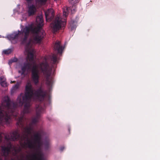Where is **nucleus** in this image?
I'll return each instance as SVG.
<instances>
[{
	"instance_id": "nucleus-14",
	"label": "nucleus",
	"mask_w": 160,
	"mask_h": 160,
	"mask_svg": "<svg viewBox=\"0 0 160 160\" xmlns=\"http://www.w3.org/2000/svg\"><path fill=\"white\" fill-rule=\"evenodd\" d=\"M19 87V85L18 84H17L15 85L12 88V92H13L15 91Z\"/></svg>"
},
{
	"instance_id": "nucleus-1",
	"label": "nucleus",
	"mask_w": 160,
	"mask_h": 160,
	"mask_svg": "<svg viewBox=\"0 0 160 160\" xmlns=\"http://www.w3.org/2000/svg\"><path fill=\"white\" fill-rule=\"evenodd\" d=\"M32 43L31 40H29L26 44L25 49L28 53L27 59L30 62L27 61L23 63L21 67V74H24L26 71H28L31 69L32 80L34 84L37 85L39 82L40 72L41 71L46 78L47 85L50 87L53 83L52 78L50 77L52 72V68L49 66L46 58L44 61L39 63L38 66L34 65L31 68V64L30 62L34 61V50L32 48Z\"/></svg>"
},
{
	"instance_id": "nucleus-7",
	"label": "nucleus",
	"mask_w": 160,
	"mask_h": 160,
	"mask_svg": "<svg viewBox=\"0 0 160 160\" xmlns=\"http://www.w3.org/2000/svg\"><path fill=\"white\" fill-rule=\"evenodd\" d=\"M36 10L34 5H32L28 8V14L29 16L34 15Z\"/></svg>"
},
{
	"instance_id": "nucleus-6",
	"label": "nucleus",
	"mask_w": 160,
	"mask_h": 160,
	"mask_svg": "<svg viewBox=\"0 0 160 160\" xmlns=\"http://www.w3.org/2000/svg\"><path fill=\"white\" fill-rule=\"evenodd\" d=\"M54 52L57 54L62 53L63 49L62 46L61 45V42L59 41H57L55 43L54 47Z\"/></svg>"
},
{
	"instance_id": "nucleus-8",
	"label": "nucleus",
	"mask_w": 160,
	"mask_h": 160,
	"mask_svg": "<svg viewBox=\"0 0 160 160\" xmlns=\"http://www.w3.org/2000/svg\"><path fill=\"white\" fill-rule=\"evenodd\" d=\"M77 22L75 21L71 20L69 22V28L71 31L75 29L77 26Z\"/></svg>"
},
{
	"instance_id": "nucleus-19",
	"label": "nucleus",
	"mask_w": 160,
	"mask_h": 160,
	"mask_svg": "<svg viewBox=\"0 0 160 160\" xmlns=\"http://www.w3.org/2000/svg\"><path fill=\"white\" fill-rule=\"evenodd\" d=\"M26 0L28 2H31L32 0Z\"/></svg>"
},
{
	"instance_id": "nucleus-2",
	"label": "nucleus",
	"mask_w": 160,
	"mask_h": 160,
	"mask_svg": "<svg viewBox=\"0 0 160 160\" xmlns=\"http://www.w3.org/2000/svg\"><path fill=\"white\" fill-rule=\"evenodd\" d=\"M36 22L38 25V27L31 24L28 26H25L22 29L21 31H18V32L9 35L7 38L10 40H17L19 35L24 34V37L22 39V43L26 44L29 33L32 34V40H31L32 42L34 44L40 43L45 36V32L41 30V27L43 25V19L42 16H38L36 18Z\"/></svg>"
},
{
	"instance_id": "nucleus-17",
	"label": "nucleus",
	"mask_w": 160,
	"mask_h": 160,
	"mask_svg": "<svg viewBox=\"0 0 160 160\" xmlns=\"http://www.w3.org/2000/svg\"><path fill=\"white\" fill-rule=\"evenodd\" d=\"M64 148L65 147L64 146H61L60 148V150L61 151H62Z\"/></svg>"
},
{
	"instance_id": "nucleus-9",
	"label": "nucleus",
	"mask_w": 160,
	"mask_h": 160,
	"mask_svg": "<svg viewBox=\"0 0 160 160\" xmlns=\"http://www.w3.org/2000/svg\"><path fill=\"white\" fill-rule=\"evenodd\" d=\"M70 2L73 3L74 4L72 5V8H71V11L72 13H73V12H75L76 11V6L74 4L78 2H79V0H69Z\"/></svg>"
},
{
	"instance_id": "nucleus-13",
	"label": "nucleus",
	"mask_w": 160,
	"mask_h": 160,
	"mask_svg": "<svg viewBox=\"0 0 160 160\" xmlns=\"http://www.w3.org/2000/svg\"><path fill=\"white\" fill-rule=\"evenodd\" d=\"M12 52V49H8L4 50L3 52L5 54H10Z\"/></svg>"
},
{
	"instance_id": "nucleus-12",
	"label": "nucleus",
	"mask_w": 160,
	"mask_h": 160,
	"mask_svg": "<svg viewBox=\"0 0 160 160\" xmlns=\"http://www.w3.org/2000/svg\"><path fill=\"white\" fill-rule=\"evenodd\" d=\"M3 77H1L0 79V83L2 86L3 87H6L7 86V83L4 81H2V79H3Z\"/></svg>"
},
{
	"instance_id": "nucleus-11",
	"label": "nucleus",
	"mask_w": 160,
	"mask_h": 160,
	"mask_svg": "<svg viewBox=\"0 0 160 160\" xmlns=\"http://www.w3.org/2000/svg\"><path fill=\"white\" fill-rule=\"evenodd\" d=\"M47 0H36V2L37 4L42 5L45 3Z\"/></svg>"
},
{
	"instance_id": "nucleus-4",
	"label": "nucleus",
	"mask_w": 160,
	"mask_h": 160,
	"mask_svg": "<svg viewBox=\"0 0 160 160\" xmlns=\"http://www.w3.org/2000/svg\"><path fill=\"white\" fill-rule=\"evenodd\" d=\"M69 8H67L66 9L63 10V16L65 17L64 18V21H62V19L58 15L55 17L51 25V27L53 32H57L62 27H64L65 25L66 17L68 15L69 12Z\"/></svg>"
},
{
	"instance_id": "nucleus-18",
	"label": "nucleus",
	"mask_w": 160,
	"mask_h": 160,
	"mask_svg": "<svg viewBox=\"0 0 160 160\" xmlns=\"http://www.w3.org/2000/svg\"><path fill=\"white\" fill-rule=\"evenodd\" d=\"M15 82H16V81H11V83H15Z\"/></svg>"
},
{
	"instance_id": "nucleus-15",
	"label": "nucleus",
	"mask_w": 160,
	"mask_h": 160,
	"mask_svg": "<svg viewBox=\"0 0 160 160\" xmlns=\"http://www.w3.org/2000/svg\"><path fill=\"white\" fill-rule=\"evenodd\" d=\"M45 148L46 149H48L49 147V142L48 141H46L44 143Z\"/></svg>"
},
{
	"instance_id": "nucleus-3",
	"label": "nucleus",
	"mask_w": 160,
	"mask_h": 160,
	"mask_svg": "<svg viewBox=\"0 0 160 160\" xmlns=\"http://www.w3.org/2000/svg\"><path fill=\"white\" fill-rule=\"evenodd\" d=\"M18 105L17 100L16 102H14L11 101L8 97H4L0 105V125L9 124L12 116L17 118Z\"/></svg>"
},
{
	"instance_id": "nucleus-20",
	"label": "nucleus",
	"mask_w": 160,
	"mask_h": 160,
	"mask_svg": "<svg viewBox=\"0 0 160 160\" xmlns=\"http://www.w3.org/2000/svg\"><path fill=\"white\" fill-rule=\"evenodd\" d=\"M58 0H54V1H58Z\"/></svg>"
},
{
	"instance_id": "nucleus-5",
	"label": "nucleus",
	"mask_w": 160,
	"mask_h": 160,
	"mask_svg": "<svg viewBox=\"0 0 160 160\" xmlns=\"http://www.w3.org/2000/svg\"><path fill=\"white\" fill-rule=\"evenodd\" d=\"M45 16L47 21H51L54 18V12L52 9H49L45 12Z\"/></svg>"
},
{
	"instance_id": "nucleus-10",
	"label": "nucleus",
	"mask_w": 160,
	"mask_h": 160,
	"mask_svg": "<svg viewBox=\"0 0 160 160\" xmlns=\"http://www.w3.org/2000/svg\"><path fill=\"white\" fill-rule=\"evenodd\" d=\"M57 55L53 54L51 57V60L53 62V64H55L57 61Z\"/></svg>"
},
{
	"instance_id": "nucleus-16",
	"label": "nucleus",
	"mask_w": 160,
	"mask_h": 160,
	"mask_svg": "<svg viewBox=\"0 0 160 160\" xmlns=\"http://www.w3.org/2000/svg\"><path fill=\"white\" fill-rule=\"evenodd\" d=\"M18 61V59L17 58H14L12 60V62H17Z\"/></svg>"
}]
</instances>
